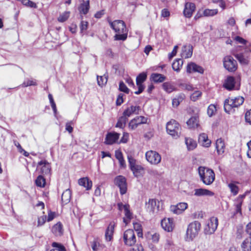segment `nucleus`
I'll return each mask as SVG.
<instances>
[{"instance_id": "nucleus-24", "label": "nucleus", "mask_w": 251, "mask_h": 251, "mask_svg": "<svg viewBox=\"0 0 251 251\" xmlns=\"http://www.w3.org/2000/svg\"><path fill=\"white\" fill-rule=\"evenodd\" d=\"M193 54V47L189 44L184 45L181 50V56L185 58H188L192 56Z\"/></svg>"}, {"instance_id": "nucleus-4", "label": "nucleus", "mask_w": 251, "mask_h": 251, "mask_svg": "<svg viewBox=\"0 0 251 251\" xmlns=\"http://www.w3.org/2000/svg\"><path fill=\"white\" fill-rule=\"evenodd\" d=\"M201 227V225L198 221H194L189 224L185 236V240L187 242L193 241L198 236Z\"/></svg>"}, {"instance_id": "nucleus-18", "label": "nucleus", "mask_w": 251, "mask_h": 251, "mask_svg": "<svg viewBox=\"0 0 251 251\" xmlns=\"http://www.w3.org/2000/svg\"><path fill=\"white\" fill-rule=\"evenodd\" d=\"M195 9L196 6L194 3L189 2L185 3L183 10L184 16L188 18L191 17Z\"/></svg>"}, {"instance_id": "nucleus-1", "label": "nucleus", "mask_w": 251, "mask_h": 251, "mask_svg": "<svg viewBox=\"0 0 251 251\" xmlns=\"http://www.w3.org/2000/svg\"><path fill=\"white\" fill-rule=\"evenodd\" d=\"M110 27L116 32L114 36L115 40L125 41L127 37L128 30L125 22L122 20L109 22Z\"/></svg>"}, {"instance_id": "nucleus-58", "label": "nucleus", "mask_w": 251, "mask_h": 251, "mask_svg": "<svg viewBox=\"0 0 251 251\" xmlns=\"http://www.w3.org/2000/svg\"><path fill=\"white\" fill-rule=\"evenodd\" d=\"M124 96V95L122 93H120V94H119V95L118 96V97L117 98V100H116L117 105L120 106L122 104V103H123V102H124V100H123Z\"/></svg>"}, {"instance_id": "nucleus-33", "label": "nucleus", "mask_w": 251, "mask_h": 251, "mask_svg": "<svg viewBox=\"0 0 251 251\" xmlns=\"http://www.w3.org/2000/svg\"><path fill=\"white\" fill-rule=\"evenodd\" d=\"M216 147L217 152L219 154H221L224 152L225 149V145L223 140L220 138L217 140L216 143Z\"/></svg>"}, {"instance_id": "nucleus-15", "label": "nucleus", "mask_w": 251, "mask_h": 251, "mask_svg": "<svg viewBox=\"0 0 251 251\" xmlns=\"http://www.w3.org/2000/svg\"><path fill=\"white\" fill-rule=\"evenodd\" d=\"M234 55L242 65H247L250 62V57L248 52L236 53Z\"/></svg>"}, {"instance_id": "nucleus-20", "label": "nucleus", "mask_w": 251, "mask_h": 251, "mask_svg": "<svg viewBox=\"0 0 251 251\" xmlns=\"http://www.w3.org/2000/svg\"><path fill=\"white\" fill-rule=\"evenodd\" d=\"M188 207V204L186 202H180L176 205L171 206V211L176 214H180L184 211Z\"/></svg>"}, {"instance_id": "nucleus-37", "label": "nucleus", "mask_w": 251, "mask_h": 251, "mask_svg": "<svg viewBox=\"0 0 251 251\" xmlns=\"http://www.w3.org/2000/svg\"><path fill=\"white\" fill-rule=\"evenodd\" d=\"M183 61L181 59H177L172 64V68L173 70L177 72H179L180 69L182 67Z\"/></svg>"}, {"instance_id": "nucleus-22", "label": "nucleus", "mask_w": 251, "mask_h": 251, "mask_svg": "<svg viewBox=\"0 0 251 251\" xmlns=\"http://www.w3.org/2000/svg\"><path fill=\"white\" fill-rule=\"evenodd\" d=\"M186 71L188 73L198 72L203 74L204 72V70L201 67L193 62H191L187 65Z\"/></svg>"}, {"instance_id": "nucleus-30", "label": "nucleus", "mask_w": 251, "mask_h": 251, "mask_svg": "<svg viewBox=\"0 0 251 251\" xmlns=\"http://www.w3.org/2000/svg\"><path fill=\"white\" fill-rule=\"evenodd\" d=\"M187 124L189 128H195L199 126V118L197 116L192 117L187 122Z\"/></svg>"}, {"instance_id": "nucleus-5", "label": "nucleus", "mask_w": 251, "mask_h": 251, "mask_svg": "<svg viewBox=\"0 0 251 251\" xmlns=\"http://www.w3.org/2000/svg\"><path fill=\"white\" fill-rule=\"evenodd\" d=\"M166 130L168 134L175 138L179 137L181 127L179 124L174 120H171L166 124Z\"/></svg>"}, {"instance_id": "nucleus-10", "label": "nucleus", "mask_w": 251, "mask_h": 251, "mask_svg": "<svg viewBox=\"0 0 251 251\" xmlns=\"http://www.w3.org/2000/svg\"><path fill=\"white\" fill-rule=\"evenodd\" d=\"M148 118L143 116H139L132 119L128 124V127L131 130L135 129L139 125L146 124Z\"/></svg>"}, {"instance_id": "nucleus-23", "label": "nucleus", "mask_w": 251, "mask_h": 251, "mask_svg": "<svg viewBox=\"0 0 251 251\" xmlns=\"http://www.w3.org/2000/svg\"><path fill=\"white\" fill-rule=\"evenodd\" d=\"M194 195L197 197L208 196L212 197L214 195V192L204 188L195 189Z\"/></svg>"}, {"instance_id": "nucleus-43", "label": "nucleus", "mask_w": 251, "mask_h": 251, "mask_svg": "<svg viewBox=\"0 0 251 251\" xmlns=\"http://www.w3.org/2000/svg\"><path fill=\"white\" fill-rule=\"evenodd\" d=\"M52 246L55 249L51 250L50 251H66L65 248L60 244L56 242H53Z\"/></svg>"}, {"instance_id": "nucleus-19", "label": "nucleus", "mask_w": 251, "mask_h": 251, "mask_svg": "<svg viewBox=\"0 0 251 251\" xmlns=\"http://www.w3.org/2000/svg\"><path fill=\"white\" fill-rule=\"evenodd\" d=\"M119 133L113 132L107 134L104 143L106 145H112L115 143L120 137Z\"/></svg>"}, {"instance_id": "nucleus-47", "label": "nucleus", "mask_w": 251, "mask_h": 251, "mask_svg": "<svg viewBox=\"0 0 251 251\" xmlns=\"http://www.w3.org/2000/svg\"><path fill=\"white\" fill-rule=\"evenodd\" d=\"M70 12L66 11L61 14L58 18V21L60 22H64L66 21L70 16Z\"/></svg>"}, {"instance_id": "nucleus-21", "label": "nucleus", "mask_w": 251, "mask_h": 251, "mask_svg": "<svg viewBox=\"0 0 251 251\" xmlns=\"http://www.w3.org/2000/svg\"><path fill=\"white\" fill-rule=\"evenodd\" d=\"M141 108L139 106L131 105L127 107L123 112V114L127 118L133 114H138Z\"/></svg>"}, {"instance_id": "nucleus-3", "label": "nucleus", "mask_w": 251, "mask_h": 251, "mask_svg": "<svg viewBox=\"0 0 251 251\" xmlns=\"http://www.w3.org/2000/svg\"><path fill=\"white\" fill-rule=\"evenodd\" d=\"M244 99L242 97H231L226 99L224 102V110L228 114L233 112L235 108L243 104Z\"/></svg>"}, {"instance_id": "nucleus-51", "label": "nucleus", "mask_w": 251, "mask_h": 251, "mask_svg": "<svg viewBox=\"0 0 251 251\" xmlns=\"http://www.w3.org/2000/svg\"><path fill=\"white\" fill-rule=\"evenodd\" d=\"M22 2L24 5L31 8L37 7L36 4L30 0H22Z\"/></svg>"}, {"instance_id": "nucleus-60", "label": "nucleus", "mask_w": 251, "mask_h": 251, "mask_svg": "<svg viewBox=\"0 0 251 251\" xmlns=\"http://www.w3.org/2000/svg\"><path fill=\"white\" fill-rule=\"evenodd\" d=\"M99 245L100 244L98 242V240L96 239H95L91 243L92 248L94 251H97L98 250Z\"/></svg>"}, {"instance_id": "nucleus-41", "label": "nucleus", "mask_w": 251, "mask_h": 251, "mask_svg": "<svg viewBox=\"0 0 251 251\" xmlns=\"http://www.w3.org/2000/svg\"><path fill=\"white\" fill-rule=\"evenodd\" d=\"M163 89L167 93H170L175 90V87L169 82H165L163 84Z\"/></svg>"}, {"instance_id": "nucleus-17", "label": "nucleus", "mask_w": 251, "mask_h": 251, "mask_svg": "<svg viewBox=\"0 0 251 251\" xmlns=\"http://www.w3.org/2000/svg\"><path fill=\"white\" fill-rule=\"evenodd\" d=\"M161 226L165 231L171 232L173 231L175 225L173 219L171 218H164L161 221Z\"/></svg>"}, {"instance_id": "nucleus-28", "label": "nucleus", "mask_w": 251, "mask_h": 251, "mask_svg": "<svg viewBox=\"0 0 251 251\" xmlns=\"http://www.w3.org/2000/svg\"><path fill=\"white\" fill-rule=\"evenodd\" d=\"M90 0L82 2L78 7V10L80 14L86 15L89 11L90 8Z\"/></svg>"}, {"instance_id": "nucleus-2", "label": "nucleus", "mask_w": 251, "mask_h": 251, "mask_svg": "<svg viewBox=\"0 0 251 251\" xmlns=\"http://www.w3.org/2000/svg\"><path fill=\"white\" fill-rule=\"evenodd\" d=\"M199 175L201 180L205 185H211L215 178L214 171L205 167L200 166L198 168Z\"/></svg>"}, {"instance_id": "nucleus-40", "label": "nucleus", "mask_w": 251, "mask_h": 251, "mask_svg": "<svg viewBox=\"0 0 251 251\" xmlns=\"http://www.w3.org/2000/svg\"><path fill=\"white\" fill-rule=\"evenodd\" d=\"M185 98V95L183 94H180L178 96H177L175 98H174L172 100V105L174 107H177L180 103L182 101V100Z\"/></svg>"}, {"instance_id": "nucleus-32", "label": "nucleus", "mask_w": 251, "mask_h": 251, "mask_svg": "<svg viewBox=\"0 0 251 251\" xmlns=\"http://www.w3.org/2000/svg\"><path fill=\"white\" fill-rule=\"evenodd\" d=\"M224 87L227 90H232L235 86V79L232 76H228L225 80Z\"/></svg>"}, {"instance_id": "nucleus-35", "label": "nucleus", "mask_w": 251, "mask_h": 251, "mask_svg": "<svg viewBox=\"0 0 251 251\" xmlns=\"http://www.w3.org/2000/svg\"><path fill=\"white\" fill-rule=\"evenodd\" d=\"M241 248L243 251H251V237L244 240L241 244Z\"/></svg>"}, {"instance_id": "nucleus-59", "label": "nucleus", "mask_w": 251, "mask_h": 251, "mask_svg": "<svg viewBox=\"0 0 251 251\" xmlns=\"http://www.w3.org/2000/svg\"><path fill=\"white\" fill-rule=\"evenodd\" d=\"M242 204V201H237V203L235 204L236 207V213H240V215L242 214L241 211V206Z\"/></svg>"}, {"instance_id": "nucleus-39", "label": "nucleus", "mask_w": 251, "mask_h": 251, "mask_svg": "<svg viewBox=\"0 0 251 251\" xmlns=\"http://www.w3.org/2000/svg\"><path fill=\"white\" fill-rule=\"evenodd\" d=\"M52 230L56 235H61L63 232L62 224L60 223H57L52 227Z\"/></svg>"}, {"instance_id": "nucleus-52", "label": "nucleus", "mask_w": 251, "mask_h": 251, "mask_svg": "<svg viewBox=\"0 0 251 251\" xmlns=\"http://www.w3.org/2000/svg\"><path fill=\"white\" fill-rule=\"evenodd\" d=\"M201 95V92L200 91H195L190 97L191 100L194 101L198 100Z\"/></svg>"}, {"instance_id": "nucleus-63", "label": "nucleus", "mask_w": 251, "mask_h": 251, "mask_svg": "<svg viewBox=\"0 0 251 251\" xmlns=\"http://www.w3.org/2000/svg\"><path fill=\"white\" fill-rule=\"evenodd\" d=\"M234 40L238 43H240V44H243V45H245L247 42V41L244 39H243V38H242L239 36H237L235 37Z\"/></svg>"}, {"instance_id": "nucleus-54", "label": "nucleus", "mask_w": 251, "mask_h": 251, "mask_svg": "<svg viewBox=\"0 0 251 251\" xmlns=\"http://www.w3.org/2000/svg\"><path fill=\"white\" fill-rule=\"evenodd\" d=\"M119 90L120 91L124 92L126 94H128L129 92V89L123 81H121L119 83Z\"/></svg>"}, {"instance_id": "nucleus-62", "label": "nucleus", "mask_w": 251, "mask_h": 251, "mask_svg": "<svg viewBox=\"0 0 251 251\" xmlns=\"http://www.w3.org/2000/svg\"><path fill=\"white\" fill-rule=\"evenodd\" d=\"M160 238V235L157 233H154L151 235V240L154 243H157Z\"/></svg>"}, {"instance_id": "nucleus-29", "label": "nucleus", "mask_w": 251, "mask_h": 251, "mask_svg": "<svg viewBox=\"0 0 251 251\" xmlns=\"http://www.w3.org/2000/svg\"><path fill=\"white\" fill-rule=\"evenodd\" d=\"M125 213V217L123 218V222L127 225L133 218L132 213L129 210V206H126Z\"/></svg>"}, {"instance_id": "nucleus-8", "label": "nucleus", "mask_w": 251, "mask_h": 251, "mask_svg": "<svg viewBox=\"0 0 251 251\" xmlns=\"http://www.w3.org/2000/svg\"><path fill=\"white\" fill-rule=\"evenodd\" d=\"M146 158L151 164L157 165L161 160V155L156 151L150 150L146 152Z\"/></svg>"}, {"instance_id": "nucleus-11", "label": "nucleus", "mask_w": 251, "mask_h": 251, "mask_svg": "<svg viewBox=\"0 0 251 251\" xmlns=\"http://www.w3.org/2000/svg\"><path fill=\"white\" fill-rule=\"evenodd\" d=\"M218 225V220L217 218L212 217L208 221L206 226L205 228V231L207 234H211L216 230Z\"/></svg>"}, {"instance_id": "nucleus-16", "label": "nucleus", "mask_w": 251, "mask_h": 251, "mask_svg": "<svg viewBox=\"0 0 251 251\" xmlns=\"http://www.w3.org/2000/svg\"><path fill=\"white\" fill-rule=\"evenodd\" d=\"M37 167L40 169V172L43 175H50L51 166L46 160H42L38 162Z\"/></svg>"}, {"instance_id": "nucleus-26", "label": "nucleus", "mask_w": 251, "mask_h": 251, "mask_svg": "<svg viewBox=\"0 0 251 251\" xmlns=\"http://www.w3.org/2000/svg\"><path fill=\"white\" fill-rule=\"evenodd\" d=\"M114 230V225L111 223L107 227L105 233V238L107 241H110L112 240Z\"/></svg>"}, {"instance_id": "nucleus-38", "label": "nucleus", "mask_w": 251, "mask_h": 251, "mask_svg": "<svg viewBox=\"0 0 251 251\" xmlns=\"http://www.w3.org/2000/svg\"><path fill=\"white\" fill-rule=\"evenodd\" d=\"M127 119L128 118L123 114V115L119 118L116 127L122 129L124 128L126 126Z\"/></svg>"}, {"instance_id": "nucleus-45", "label": "nucleus", "mask_w": 251, "mask_h": 251, "mask_svg": "<svg viewBox=\"0 0 251 251\" xmlns=\"http://www.w3.org/2000/svg\"><path fill=\"white\" fill-rule=\"evenodd\" d=\"M228 186L230 189L231 193L234 196H235L238 194L239 191V188L234 183H230L228 184Z\"/></svg>"}, {"instance_id": "nucleus-6", "label": "nucleus", "mask_w": 251, "mask_h": 251, "mask_svg": "<svg viewBox=\"0 0 251 251\" xmlns=\"http://www.w3.org/2000/svg\"><path fill=\"white\" fill-rule=\"evenodd\" d=\"M123 241L126 246L131 247L136 242V238L133 230L129 229L126 230L123 233Z\"/></svg>"}, {"instance_id": "nucleus-34", "label": "nucleus", "mask_w": 251, "mask_h": 251, "mask_svg": "<svg viewBox=\"0 0 251 251\" xmlns=\"http://www.w3.org/2000/svg\"><path fill=\"white\" fill-rule=\"evenodd\" d=\"M151 79L156 83H159L163 82L166 77L160 74L153 73L152 74L151 76Z\"/></svg>"}, {"instance_id": "nucleus-44", "label": "nucleus", "mask_w": 251, "mask_h": 251, "mask_svg": "<svg viewBox=\"0 0 251 251\" xmlns=\"http://www.w3.org/2000/svg\"><path fill=\"white\" fill-rule=\"evenodd\" d=\"M133 227L135 230L137 231V235L139 237L143 236L142 228L140 224L138 223H133Z\"/></svg>"}, {"instance_id": "nucleus-13", "label": "nucleus", "mask_w": 251, "mask_h": 251, "mask_svg": "<svg viewBox=\"0 0 251 251\" xmlns=\"http://www.w3.org/2000/svg\"><path fill=\"white\" fill-rule=\"evenodd\" d=\"M115 183L119 188L121 195H124L126 193L127 191V184L126 179L125 177L121 176H117L115 179Z\"/></svg>"}, {"instance_id": "nucleus-64", "label": "nucleus", "mask_w": 251, "mask_h": 251, "mask_svg": "<svg viewBox=\"0 0 251 251\" xmlns=\"http://www.w3.org/2000/svg\"><path fill=\"white\" fill-rule=\"evenodd\" d=\"M178 49L177 46H175L173 49L172 51L169 54V58L170 59H172L174 56H175L177 52V50Z\"/></svg>"}, {"instance_id": "nucleus-46", "label": "nucleus", "mask_w": 251, "mask_h": 251, "mask_svg": "<svg viewBox=\"0 0 251 251\" xmlns=\"http://www.w3.org/2000/svg\"><path fill=\"white\" fill-rule=\"evenodd\" d=\"M36 184L39 187H44L45 185V179L42 176H39L35 180Z\"/></svg>"}, {"instance_id": "nucleus-25", "label": "nucleus", "mask_w": 251, "mask_h": 251, "mask_svg": "<svg viewBox=\"0 0 251 251\" xmlns=\"http://www.w3.org/2000/svg\"><path fill=\"white\" fill-rule=\"evenodd\" d=\"M198 141L200 144L205 147H208L211 144V141L208 138L207 135L204 133L200 134Z\"/></svg>"}, {"instance_id": "nucleus-48", "label": "nucleus", "mask_w": 251, "mask_h": 251, "mask_svg": "<svg viewBox=\"0 0 251 251\" xmlns=\"http://www.w3.org/2000/svg\"><path fill=\"white\" fill-rule=\"evenodd\" d=\"M97 81L99 86H102L107 83V78L106 76H98Z\"/></svg>"}, {"instance_id": "nucleus-49", "label": "nucleus", "mask_w": 251, "mask_h": 251, "mask_svg": "<svg viewBox=\"0 0 251 251\" xmlns=\"http://www.w3.org/2000/svg\"><path fill=\"white\" fill-rule=\"evenodd\" d=\"M216 112V107L214 104H210L207 108V114L209 117H212Z\"/></svg>"}, {"instance_id": "nucleus-31", "label": "nucleus", "mask_w": 251, "mask_h": 251, "mask_svg": "<svg viewBox=\"0 0 251 251\" xmlns=\"http://www.w3.org/2000/svg\"><path fill=\"white\" fill-rule=\"evenodd\" d=\"M78 184L85 187L86 190H90L92 186V182L87 177H83L78 180Z\"/></svg>"}, {"instance_id": "nucleus-14", "label": "nucleus", "mask_w": 251, "mask_h": 251, "mask_svg": "<svg viewBox=\"0 0 251 251\" xmlns=\"http://www.w3.org/2000/svg\"><path fill=\"white\" fill-rule=\"evenodd\" d=\"M159 203L155 199H149L148 202L146 203V210L150 214H153L159 210Z\"/></svg>"}, {"instance_id": "nucleus-57", "label": "nucleus", "mask_w": 251, "mask_h": 251, "mask_svg": "<svg viewBox=\"0 0 251 251\" xmlns=\"http://www.w3.org/2000/svg\"><path fill=\"white\" fill-rule=\"evenodd\" d=\"M174 245L173 241L169 238L166 240L164 247L165 249H169Z\"/></svg>"}, {"instance_id": "nucleus-42", "label": "nucleus", "mask_w": 251, "mask_h": 251, "mask_svg": "<svg viewBox=\"0 0 251 251\" xmlns=\"http://www.w3.org/2000/svg\"><path fill=\"white\" fill-rule=\"evenodd\" d=\"M218 13V10L217 9H206L203 11V15L204 16H213Z\"/></svg>"}, {"instance_id": "nucleus-53", "label": "nucleus", "mask_w": 251, "mask_h": 251, "mask_svg": "<svg viewBox=\"0 0 251 251\" xmlns=\"http://www.w3.org/2000/svg\"><path fill=\"white\" fill-rule=\"evenodd\" d=\"M48 97H49V99L50 100L51 107L54 113L55 114L57 111V109H56V104L55 103V102L54 101L52 96L51 94H49L48 95Z\"/></svg>"}, {"instance_id": "nucleus-27", "label": "nucleus", "mask_w": 251, "mask_h": 251, "mask_svg": "<svg viewBox=\"0 0 251 251\" xmlns=\"http://www.w3.org/2000/svg\"><path fill=\"white\" fill-rule=\"evenodd\" d=\"M71 196L72 193L70 189H67L64 191L62 194L61 197V201L62 203L64 204L68 203L70 201Z\"/></svg>"}, {"instance_id": "nucleus-56", "label": "nucleus", "mask_w": 251, "mask_h": 251, "mask_svg": "<svg viewBox=\"0 0 251 251\" xmlns=\"http://www.w3.org/2000/svg\"><path fill=\"white\" fill-rule=\"evenodd\" d=\"M88 23L86 21H82L80 25V28L81 33L86 31L88 28Z\"/></svg>"}, {"instance_id": "nucleus-12", "label": "nucleus", "mask_w": 251, "mask_h": 251, "mask_svg": "<svg viewBox=\"0 0 251 251\" xmlns=\"http://www.w3.org/2000/svg\"><path fill=\"white\" fill-rule=\"evenodd\" d=\"M147 77L146 73L143 72L140 73L136 77V83L138 88V90L135 92V94L139 95L141 94L144 90L145 87L143 83L146 81Z\"/></svg>"}, {"instance_id": "nucleus-7", "label": "nucleus", "mask_w": 251, "mask_h": 251, "mask_svg": "<svg viewBox=\"0 0 251 251\" xmlns=\"http://www.w3.org/2000/svg\"><path fill=\"white\" fill-rule=\"evenodd\" d=\"M129 167L136 177L142 176L144 174V169L142 166L136 164V160L131 156H128Z\"/></svg>"}, {"instance_id": "nucleus-55", "label": "nucleus", "mask_w": 251, "mask_h": 251, "mask_svg": "<svg viewBox=\"0 0 251 251\" xmlns=\"http://www.w3.org/2000/svg\"><path fill=\"white\" fill-rule=\"evenodd\" d=\"M47 220V216L43 215L38 218L37 226H40L43 225Z\"/></svg>"}, {"instance_id": "nucleus-61", "label": "nucleus", "mask_w": 251, "mask_h": 251, "mask_svg": "<svg viewBox=\"0 0 251 251\" xmlns=\"http://www.w3.org/2000/svg\"><path fill=\"white\" fill-rule=\"evenodd\" d=\"M245 118L246 121L251 125V109L246 112Z\"/></svg>"}, {"instance_id": "nucleus-9", "label": "nucleus", "mask_w": 251, "mask_h": 251, "mask_svg": "<svg viewBox=\"0 0 251 251\" xmlns=\"http://www.w3.org/2000/svg\"><path fill=\"white\" fill-rule=\"evenodd\" d=\"M224 66L226 70L230 72H235L237 69V63L231 56H226L224 58Z\"/></svg>"}, {"instance_id": "nucleus-50", "label": "nucleus", "mask_w": 251, "mask_h": 251, "mask_svg": "<svg viewBox=\"0 0 251 251\" xmlns=\"http://www.w3.org/2000/svg\"><path fill=\"white\" fill-rule=\"evenodd\" d=\"M37 83L35 80L33 79H25L22 84L23 87H27L30 86H35Z\"/></svg>"}, {"instance_id": "nucleus-36", "label": "nucleus", "mask_w": 251, "mask_h": 251, "mask_svg": "<svg viewBox=\"0 0 251 251\" xmlns=\"http://www.w3.org/2000/svg\"><path fill=\"white\" fill-rule=\"evenodd\" d=\"M185 142L189 151L193 150L197 147L196 142L191 138H185Z\"/></svg>"}]
</instances>
